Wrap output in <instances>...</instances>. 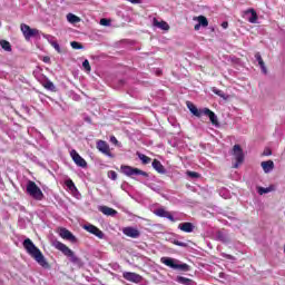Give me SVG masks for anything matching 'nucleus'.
I'll list each match as a JSON object with an SVG mask.
<instances>
[{
    "instance_id": "f257e3e1",
    "label": "nucleus",
    "mask_w": 285,
    "mask_h": 285,
    "mask_svg": "<svg viewBox=\"0 0 285 285\" xmlns=\"http://www.w3.org/2000/svg\"><path fill=\"white\" fill-rule=\"evenodd\" d=\"M23 248L41 266L42 268H50V263L46 259V256H43V253H41V249L39 247L35 246V243H32V239L26 238L22 243Z\"/></svg>"
},
{
    "instance_id": "f03ea898",
    "label": "nucleus",
    "mask_w": 285,
    "mask_h": 285,
    "mask_svg": "<svg viewBox=\"0 0 285 285\" xmlns=\"http://www.w3.org/2000/svg\"><path fill=\"white\" fill-rule=\"evenodd\" d=\"M52 246L53 248H56V250H60V253H62L65 257H69L71 264H81V258L77 257V255H75V252L70 249V247H68L66 244L59 240H55L52 243Z\"/></svg>"
},
{
    "instance_id": "7ed1b4c3",
    "label": "nucleus",
    "mask_w": 285,
    "mask_h": 285,
    "mask_svg": "<svg viewBox=\"0 0 285 285\" xmlns=\"http://www.w3.org/2000/svg\"><path fill=\"white\" fill-rule=\"evenodd\" d=\"M27 193L32 199H36V202H43L45 195L43 191H41V188L37 186V183L32 180H28L27 183Z\"/></svg>"
},
{
    "instance_id": "20e7f679",
    "label": "nucleus",
    "mask_w": 285,
    "mask_h": 285,
    "mask_svg": "<svg viewBox=\"0 0 285 285\" xmlns=\"http://www.w3.org/2000/svg\"><path fill=\"white\" fill-rule=\"evenodd\" d=\"M120 170H121V174L126 175L127 177H132V175H141L142 177H148V173L131 166L122 165L120 167Z\"/></svg>"
},
{
    "instance_id": "39448f33",
    "label": "nucleus",
    "mask_w": 285,
    "mask_h": 285,
    "mask_svg": "<svg viewBox=\"0 0 285 285\" xmlns=\"http://www.w3.org/2000/svg\"><path fill=\"white\" fill-rule=\"evenodd\" d=\"M20 30H21L26 41H30V39H32V37H37V35H39L38 29H32V28H30V26H28L26 23L20 24Z\"/></svg>"
},
{
    "instance_id": "423d86ee",
    "label": "nucleus",
    "mask_w": 285,
    "mask_h": 285,
    "mask_svg": "<svg viewBox=\"0 0 285 285\" xmlns=\"http://www.w3.org/2000/svg\"><path fill=\"white\" fill-rule=\"evenodd\" d=\"M96 148L101 153L102 155H106V157H110L112 159L115 155L110 150V145H108L105 140H98L96 142Z\"/></svg>"
},
{
    "instance_id": "0eeeda50",
    "label": "nucleus",
    "mask_w": 285,
    "mask_h": 285,
    "mask_svg": "<svg viewBox=\"0 0 285 285\" xmlns=\"http://www.w3.org/2000/svg\"><path fill=\"white\" fill-rule=\"evenodd\" d=\"M58 233L62 239L71 242V244H77V236H75V234L68 230L66 227H59Z\"/></svg>"
},
{
    "instance_id": "6e6552de",
    "label": "nucleus",
    "mask_w": 285,
    "mask_h": 285,
    "mask_svg": "<svg viewBox=\"0 0 285 285\" xmlns=\"http://www.w3.org/2000/svg\"><path fill=\"white\" fill-rule=\"evenodd\" d=\"M232 155H234L236 159V165L234 166V168H237L238 164H244V149H242V146L234 145Z\"/></svg>"
},
{
    "instance_id": "1a4fd4ad",
    "label": "nucleus",
    "mask_w": 285,
    "mask_h": 285,
    "mask_svg": "<svg viewBox=\"0 0 285 285\" xmlns=\"http://www.w3.org/2000/svg\"><path fill=\"white\" fill-rule=\"evenodd\" d=\"M70 155L76 165H78L80 168H88V163L86 159H83V157H81V155H79V153H77V150H71Z\"/></svg>"
},
{
    "instance_id": "9d476101",
    "label": "nucleus",
    "mask_w": 285,
    "mask_h": 285,
    "mask_svg": "<svg viewBox=\"0 0 285 285\" xmlns=\"http://www.w3.org/2000/svg\"><path fill=\"white\" fill-rule=\"evenodd\" d=\"M83 229L87 230V233H90L91 235L98 237V239H104V232H101V229H99L97 226L88 224L83 225Z\"/></svg>"
},
{
    "instance_id": "9b49d317",
    "label": "nucleus",
    "mask_w": 285,
    "mask_h": 285,
    "mask_svg": "<svg viewBox=\"0 0 285 285\" xmlns=\"http://www.w3.org/2000/svg\"><path fill=\"white\" fill-rule=\"evenodd\" d=\"M124 279L127 282H132L134 284H139L141 282V275L132 272H125L122 274Z\"/></svg>"
},
{
    "instance_id": "f8f14e48",
    "label": "nucleus",
    "mask_w": 285,
    "mask_h": 285,
    "mask_svg": "<svg viewBox=\"0 0 285 285\" xmlns=\"http://www.w3.org/2000/svg\"><path fill=\"white\" fill-rule=\"evenodd\" d=\"M203 115H206V117L209 118L213 126H219V120L217 119V115H215L213 110H210L208 108H204Z\"/></svg>"
},
{
    "instance_id": "ddd939ff",
    "label": "nucleus",
    "mask_w": 285,
    "mask_h": 285,
    "mask_svg": "<svg viewBox=\"0 0 285 285\" xmlns=\"http://www.w3.org/2000/svg\"><path fill=\"white\" fill-rule=\"evenodd\" d=\"M122 233L127 237H131V239H137V237H139V235H140L139 229H136L134 227H125L122 229Z\"/></svg>"
},
{
    "instance_id": "4468645a",
    "label": "nucleus",
    "mask_w": 285,
    "mask_h": 285,
    "mask_svg": "<svg viewBox=\"0 0 285 285\" xmlns=\"http://www.w3.org/2000/svg\"><path fill=\"white\" fill-rule=\"evenodd\" d=\"M187 108L189 110V112H191V115H194V117H202V115H204V110H198L197 106H195V104L187 101Z\"/></svg>"
},
{
    "instance_id": "2eb2a0df",
    "label": "nucleus",
    "mask_w": 285,
    "mask_h": 285,
    "mask_svg": "<svg viewBox=\"0 0 285 285\" xmlns=\"http://www.w3.org/2000/svg\"><path fill=\"white\" fill-rule=\"evenodd\" d=\"M99 210L100 213H102V215H106L107 217H115V215H117V210L108 206H100Z\"/></svg>"
},
{
    "instance_id": "dca6fc26",
    "label": "nucleus",
    "mask_w": 285,
    "mask_h": 285,
    "mask_svg": "<svg viewBox=\"0 0 285 285\" xmlns=\"http://www.w3.org/2000/svg\"><path fill=\"white\" fill-rule=\"evenodd\" d=\"M153 168L159 173V175H166V167L161 164V161L154 159L151 164Z\"/></svg>"
},
{
    "instance_id": "f3484780",
    "label": "nucleus",
    "mask_w": 285,
    "mask_h": 285,
    "mask_svg": "<svg viewBox=\"0 0 285 285\" xmlns=\"http://www.w3.org/2000/svg\"><path fill=\"white\" fill-rule=\"evenodd\" d=\"M178 228L183 233H193V230H195V225H193V223H180Z\"/></svg>"
},
{
    "instance_id": "a211bd4d",
    "label": "nucleus",
    "mask_w": 285,
    "mask_h": 285,
    "mask_svg": "<svg viewBox=\"0 0 285 285\" xmlns=\"http://www.w3.org/2000/svg\"><path fill=\"white\" fill-rule=\"evenodd\" d=\"M255 59L258 62V66L261 67L262 72H264V75H266V72H268V70L266 69V63H264V59H262V53L256 52Z\"/></svg>"
},
{
    "instance_id": "6ab92c4d",
    "label": "nucleus",
    "mask_w": 285,
    "mask_h": 285,
    "mask_svg": "<svg viewBox=\"0 0 285 285\" xmlns=\"http://www.w3.org/2000/svg\"><path fill=\"white\" fill-rule=\"evenodd\" d=\"M154 26L160 28V30H170V26L166 21H159L157 18H154Z\"/></svg>"
},
{
    "instance_id": "aec40b11",
    "label": "nucleus",
    "mask_w": 285,
    "mask_h": 285,
    "mask_svg": "<svg viewBox=\"0 0 285 285\" xmlns=\"http://www.w3.org/2000/svg\"><path fill=\"white\" fill-rule=\"evenodd\" d=\"M261 166H262L264 173H271V170H273V168H275V163H273V160H267V161L261 163Z\"/></svg>"
},
{
    "instance_id": "412c9836",
    "label": "nucleus",
    "mask_w": 285,
    "mask_h": 285,
    "mask_svg": "<svg viewBox=\"0 0 285 285\" xmlns=\"http://www.w3.org/2000/svg\"><path fill=\"white\" fill-rule=\"evenodd\" d=\"M161 264H165V266H168L169 268H174L176 266V262L175 259L170 258V257H161L160 258Z\"/></svg>"
},
{
    "instance_id": "4be33fe9",
    "label": "nucleus",
    "mask_w": 285,
    "mask_h": 285,
    "mask_svg": "<svg viewBox=\"0 0 285 285\" xmlns=\"http://www.w3.org/2000/svg\"><path fill=\"white\" fill-rule=\"evenodd\" d=\"M0 46L6 52H12V45L8 40H0Z\"/></svg>"
},
{
    "instance_id": "5701e85b",
    "label": "nucleus",
    "mask_w": 285,
    "mask_h": 285,
    "mask_svg": "<svg viewBox=\"0 0 285 285\" xmlns=\"http://www.w3.org/2000/svg\"><path fill=\"white\" fill-rule=\"evenodd\" d=\"M43 88L46 90H50L51 92H57V87H55V83L50 80H47L45 83H42Z\"/></svg>"
},
{
    "instance_id": "b1692460",
    "label": "nucleus",
    "mask_w": 285,
    "mask_h": 285,
    "mask_svg": "<svg viewBox=\"0 0 285 285\" xmlns=\"http://www.w3.org/2000/svg\"><path fill=\"white\" fill-rule=\"evenodd\" d=\"M67 21H69V23H79V21H81V18L77 17L75 13H68Z\"/></svg>"
},
{
    "instance_id": "393cba45",
    "label": "nucleus",
    "mask_w": 285,
    "mask_h": 285,
    "mask_svg": "<svg viewBox=\"0 0 285 285\" xmlns=\"http://www.w3.org/2000/svg\"><path fill=\"white\" fill-rule=\"evenodd\" d=\"M216 239H218V242H223V244H226V242H228V236H226L223 230H218L216 233Z\"/></svg>"
},
{
    "instance_id": "a878e982",
    "label": "nucleus",
    "mask_w": 285,
    "mask_h": 285,
    "mask_svg": "<svg viewBox=\"0 0 285 285\" xmlns=\"http://www.w3.org/2000/svg\"><path fill=\"white\" fill-rule=\"evenodd\" d=\"M176 282H178V284L193 285V279L186 278L184 276H177Z\"/></svg>"
},
{
    "instance_id": "bb28decb",
    "label": "nucleus",
    "mask_w": 285,
    "mask_h": 285,
    "mask_svg": "<svg viewBox=\"0 0 285 285\" xmlns=\"http://www.w3.org/2000/svg\"><path fill=\"white\" fill-rule=\"evenodd\" d=\"M174 269H176V271H183L184 273H187V271H190V266H188V264H186V263L176 264V266L174 267Z\"/></svg>"
},
{
    "instance_id": "cd10ccee",
    "label": "nucleus",
    "mask_w": 285,
    "mask_h": 285,
    "mask_svg": "<svg viewBox=\"0 0 285 285\" xmlns=\"http://www.w3.org/2000/svg\"><path fill=\"white\" fill-rule=\"evenodd\" d=\"M248 12L252 14V17L248 19L249 23H257V11H255V9H249Z\"/></svg>"
},
{
    "instance_id": "c85d7f7f",
    "label": "nucleus",
    "mask_w": 285,
    "mask_h": 285,
    "mask_svg": "<svg viewBox=\"0 0 285 285\" xmlns=\"http://www.w3.org/2000/svg\"><path fill=\"white\" fill-rule=\"evenodd\" d=\"M212 92H214V95H217L222 99H227L226 94L222 89H217V88L214 87L212 89Z\"/></svg>"
},
{
    "instance_id": "c756f323",
    "label": "nucleus",
    "mask_w": 285,
    "mask_h": 285,
    "mask_svg": "<svg viewBox=\"0 0 285 285\" xmlns=\"http://www.w3.org/2000/svg\"><path fill=\"white\" fill-rule=\"evenodd\" d=\"M198 23H199V26H203V28H206V27H208V19L204 16H199Z\"/></svg>"
},
{
    "instance_id": "7c9ffc66",
    "label": "nucleus",
    "mask_w": 285,
    "mask_h": 285,
    "mask_svg": "<svg viewBox=\"0 0 285 285\" xmlns=\"http://www.w3.org/2000/svg\"><path fill=\"white\" fill-rule=\"evenodd\" d=\"M169 212H167L164 208H158L155 212V215H157V217H166L168 215Z\"/></svg>"
},
{
    "instance_id": "2f4dec72",
    "label": "nucleus",
    "mask_w": 285,
    "mask_h": 285,
    "mask_svg": "<svg viewBox=\"0 0 285 285\" xmlns=\"http://www.w3.org/2000/svg\"><path fill=\"white\" fill-rule=\"evenodd\" d=\"M70 46L73 50H83V45L77 41H71Z\"/></svg>"
},
{
    "instance_id": "473e14b6",
    "label": "nucleus",
    "mask_w": 285,
    "mask_h": 285,
    "mask_svg": "<svg viewBox=\"0 0 285 285\" xmlns=\"http://www.w3.org/2000/svg\"><path fill=\"white\" fill-rule=\"evenodd\" d=\"M82 68H83V70H86L88 73L91 72L92 67H90V61H88V59H86V60L82 62Z\"/></svg>"
},
{
    "instance_id": "72a5a7b5",
    "label": "nucleus",
    "mask_w": 285,
    "mask_h": 285,
    "mask_svg": "<svg viewBox=\"0 0 285 285\" xmlns=\"http://www.w3.org/2000/svg\"><path fill=\"white\" fill-rule=\"evenodd\" d=\"M138 158L142 161V164H150V161H151L150 157H148L144 154H138Z\"/></svg>"
},
{
    "instance_id": "f704fd0d",
    "label": "nucleus",
    "mask_w": 285,
    "mask_h": 285,
    "mask_svg": "<svg viewBox=\"0 0 285 285\" xmlns=\"http://www.w3.org/2000/svg\"><path fill=\"white\" fill-rule=\"evenodd\" d=\"M65 184H66L67 188H69V190H77V186H75V181H72V179L66 180Z\"/></svg>"
},
{
    "instance_id": "c9c22d12",
    "label": "nucleus",
    "mask_w": 285,
    "mask_h": 285,
    "mask_svg": "<svg viewBox=\"0 0 285 285\" xmlns=\"http://www.w3.org/2000/svg\"><path fill=\"white\" fill-rule=\"evenodd\" d=\"M107 175H108L109 179H112V181H117V171L109 170Z\"/></svg>"
},
{
    "instance_id": "e433bc0d",
    "label": "nucleus",
    "mask_w": 285,
    "mask_h": 285,
    "mask_svg": "<svg viewBox=\"0 0 285 285\" xmlns=\"http://www.w3.org/2000/svg\"><path fill=\"white\" fill-rule=\"evenodd\" d=\"M52 48H55L56 51H58L59 55H61V47L59 46V42L51 41Z\"/></svg>"
},
{
    "instance_id": "4c0bfd02",
    "label": "nucleus",
    "mask_w": 285,
    "mask_h": 285,
    "mask_svg": "<svg viewBox=\"0 0 285 285\" xmlns=\"http://www.w3.org/2000/svg\"><path fill=\"white\" fill-rule=\"evenodd\" d=\"M267 193H271V187H267V188L259 187L258 188V195H266Z\"/></svg>"
},
{
    "instance_id": "58836bf2",
    "label": "nucleus",
    "mask_w": 285,
    "mask_h": 285,
    "mask_svg": "<svg viewBox=\"0 0 285 285\" xmlns=\"http://www.w3.org/2000/svg\"><path fill=\"white\" fill-rule=\"evenodd\" d=\"M173 244H175V246H180L181 248H187L188 247V244L184 243V242H179L177 239H175L173 242Z\"/></svg>"
},
{
    "instance_id": "ea45409f",
    "label": "nucleus",
    "mask_w": 285,
    "mask_h": 285,
    "mask_svg": "<svg viewBox=\"0 0 285 285\" xmlns=\"http://www.w3.org/2000/svg\"><path fill=\"white\" fill-rule=\"evenodd\" d=\"M188 177H191L193 179H199V173L197 171H187Z\"/></svg>"
},
{
    "instance_id": "a19ab883",
    "label": "nucleus",
    "mask_w": 285,
    "mask_h": 285,
    "mask_svg": "<svg viewBox=\"0 0 285 285\" xmlns=\"http://www.w3.org/2000/svg\"><path fill=\"white\" fill-rule=\"evenodd\" d=\"M100 26H110V20L106 18L100 19Z\"/></svg>"
},
{
    "instance_id": "79ce46f5",
    "label": "nucleus",
    "mask_w": 285,
    "mask_h": 285,
    "mask_svg": "<svg viewBox=\"0 0 285 285\" xmlns=\"http://www.w3.org/2000/svg\"><path fill=\"white\" fill-rule=\"evenodd\" d=\"M165 218H166V219H169V222H173V223L176 222V220H175V217L173 216V214H170V212L167 213V216H165Z\"/></svg>"
},
{
    "instance_id": "37998d69",
    "label": "nucleus",
    "mask_w": 285,
    "mask_h": 285,
    "mask_svg": "<svg viewBox=\"0 0 285 285\" xmlns=\"http://www.w3.org/2000/svg\"><path fill=\"white\" fill-rule=\"evenodd\" d=\"M110 141H111V144H115V146H117L119 144V140H117V137H115V136L110 137Z\"/></svg>"
},
{
    "instance_id": "c03bdc74",
    "label": "nucleus",
    "mask_w": 285,
    "mask_h": 285,
    "mask_svg": "<svg viewBox=\"0 0 285 285\" xmlns=\"http://www.w3.org/2000/svg\"><path fill=\"white\" fill-rule=\"evenodd\" d=\"M263 155H264L265 157H268V156L273 155V151H271V149H265L264 153H263Z\"/></svg>"
},
{
    "instance_id": "a18cd8bd",
    "label": "nucleus",
    "mask_w": 285,
    "mask_h": 285,
    "mask_svg": "<svg viewBox=\"0 0 285 285\" xmlns=\"http://www.w3.org/2000/svg\"><path fill=\"white\" fill-rule=\"evenodd\" d=\"M222 28H224V30H226V28H228V22H227V21H224V22L222 23Z\"/></svg>"
},
{
    "instance_id": "49530a36",
    "label": "nucleus",
    "mask_w": 285,
    "mask_h": 285,
    "mask_svg": "<svg viewBox=\"0 0 285 285\" xmlns=\"http://www.w3.org/2000/svg\"><path fill=\"white\" fill-rule=\"evenodd\" d=\"M129 3H141V0H127Z\"/></svg>"
},
{
    "instance_id": "de8ad7c7",
    "label": "nucleus",
    "mask_w": 285,
    "mask_h": 285,
    "mask_svg": "<svg viewBox=\"0 0 285 285\" xmlns=\"http://www.w3.org/2000/svg\"><path fill=\"white\" fill-rule=\"evenodd\" d=\"M43 61H45V63H48V61H50V57H45Z\"/></svg>"
},
{
    "instance_id": "09e8293b",
    "label": "nucleus",
    "mask_w": 285,
    "mask_h": 285,
    "mask_svg": "<svg viewBox=\"0 0 285 285\" xmlns=\"http://www.w3.org/2000/svg\"><path fill=\"white\" fill-rule=\"evenodd\" d=\"M202 24H196L195 27H194V30H199V27H200Z\"/></svg>"
},
{
    "instance_id": "8fccbe9b",
    "label": "nucleus",
    "mask_w": 285,
    "mask_h": 285,
    "mask_svg": "<svg viewBox=\"0 0 285 285\" xmlns=\"http://www.w3.org/2000/svg\"><path fill=\"white\" fill-rule=\"evenodd\" d=\"M156 75H158V76L161 75V70H157Z\"/></svg>"
}]
</instances>
